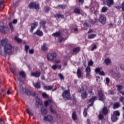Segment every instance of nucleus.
Wrapping results in <instances>:
<instances>
[{
	"instance_id": "obj_1",
	"label": "nucleus",
	"mask_w": 124,
	"mask_h": 124,
	"mask_svg": "<svg viewBox=\"0 0 124 124\" xmlns=\"http://www.w3.org/2000/svg\"><path fill=\"white\" fill-rule=\"evenodd\" d=\"M14 47L8 43V40L6 38L0 40V54L3 57H6V54L11 55L13 53Z\"/></svg>"
},
{
	"instance_id": "obj_2",
	"label": "nucleus",
	"mask_w": 124,
	"mask_h": 124,
	"mask_svg": "<svg viewBox=\"0 0 124 124\" xmlns=\"http://www.w3.org/2000/svg\"><path fill=\"white\" fill-rule=\"evenodd\" d=\"M87 90H88V88L86 85L82 86L80 88L79 93H82V92H83L81 93V98L82 99H85L88 97V94H87V92H86Z\"/></svg>"
},
{
	"instance_id": "obj_3",
	"label": "nucleus",
	"mask_w": 124,
	"mask_h": 124,
	"mask_svg": "<svg viewBox=\"0 0 124 124\" xmlns=\"http://www.w3.org/2000/svg\"><path fill=\"white\" fill-rule=\"evenodd\" d=\"M62 96L65 100H68L70 99V94L69 93V90H66L62 93Z\"/></svg>"
},
{
	"instance_id": "obj_4",
	"label": "nucleus",
	"mask_w": 124,
	"mask_h": 124,
	"mask_svg": "<svg viewBox=\"0 0 124 124\" xmlns=\"http://www.w3.org/2000/svg\"><path fill=\"white\" fill-rule=\"evenodd\" d=\"M29 7L30 9L35 8V9L38 10L39 9V4L36 2H31L29 4Z\"/></svg>"
},
{
	"instance_id": "obj_5",
	"label": "nucleus",
	"mask_w": 124,
	"mask_h": 124,
	"mask_svg": "<svg viewBox=\"0 0 124 124\" xmlns=\"http://www.w3.org/2000/svg\"><path fill=\"white\" fill-rule=\"evenodd\" d=\"M57 57V54L53 52L52 53H48L47 55V59L48 61H53L55 58Z\"/></svg>"
},
{
	"instance_id": "obj_6",
	"label": "nucleus",
	"mask_w": 124,
	"mask_h": 124,
	"mask_svg": "<svg viewBox=\"0 0 124 124\" xmlns=\"http://www.w3.org/2000/svg\"><path fill=\"white\" fill-rule=\"evenodd\" d=\"M98 95L99 97V99L101 101H104V100H105V96L104 95L103 92H102L101 90L98 91Z\"/></svg>"
},
{
	"instance_id": "obj_7",
	"label": "nucleus",
	"mask_w": 124,
	"mask_h": 124,
	"mask_svg": "<svg viewBox=\"0 0 124 124\" xmlns=\"http://www.w3.org/2000/svg\"><path fill=\"white\" fill-rule=\"evenodd\" d=\"M99 21L101 24H105V23H106V17L105 16H100Z\"/></svg>"
},
{
	"instance_id": "obj_8",
	"label": "nucleus",
	"mask_w": 124,
	"mask_h": 124,
	"mask_svg": "<svg viewBox=\"0 0 124 124\" xmlns=\"http://www.w3.org/2000/svg\"><path fill=\"white\" fill-rule=\"evenodd\" d=\"M103 3L105 4L107 3L108 6H111L114 4V0H103Z\"/></svg>"
},
{
	"instance_id": "obj_9",
	"label": "nucleus",
	"mask_w": 124,
	"mask_h": 124,
	"mask_svg": "<svg viewBox=\"0 0 124 124\" xmlns=\"http://www.w3.org/2000/svg\"><path fill=\"white\" fill-rule=\"evenodd\" d=\"M44 120H45V122H52V121H53V117H52L51 115L44 116Z\"/></svg>"
},
{
	"instance_id": "obj_10",
	"label": "nucleus",
	"mask_w": 124,
	"mask_h": 124,
	"mask_svg": "<svg viewBox=\"0 0 124 124\" xmlns=\"http://www.w3.org/2000/svg\"><path fill=\"white\" fill-rule=\"evenodd\" d=\"M6 27H4L3 26V23H0V31L3 33H5L6 32Z\"/></svg>"
},
{
	"instance_id": "obj_11",
	"label": "nucleus",
	"mask_w": 124,
	"mask_h": 124,
	"mask_svg": "<svg viewBox=\"0 0 124 124\" xmlns=\"http://www.w3.org/2000/svg\"><path fill=\"white\" fill-rule=\"evenodd\" d=\"M37 26H38V23L37 22H33L31 25V29L30 30L31 32H33V30L35 29Z\"/></svg>"
},
{
	"instance_id": "obj_12",
	"label": "nucleus",
	"mask_w": 124,
	"mask_h": 124,
	"mask_svg": "<svg viewBox=\"0 0 124 124\" xmlns=\"http://www.w3.org/2000/svg\"><path fill=\"white\" fill-rule=\"evenodd\" d=\"M74 12L76 13V14H80V15H84V14H85L83 11H81L78 8H76L74 10Z\"/></svg>"
},
{
	"instance_id": "obj_13",
	"label": "nucleus",
	"mask_w": 124,
	"mask_h": 124,
	"mask_svg": "<svg viewBox=\"0 0 124 124\" xmlns=\"http://www.w3.org/2000/svg\"><path fill=\"white\" fill-rule=\"evenodd\" d=\"M33 34H36V35H38V36H43V31L39 29H38L36 32L33 33Z\"/></svg>"
},
{
	"instance_id": "obj_14",
	"label": "nucleus",
	"mask_w": 124,
	"mask_h": 124,
	"mask_svg": "<svg viewBox=\"0 0 124 124\" xmlns=\"http://www.w3.org/2000/svg\"><path fill=\"white\" fill-rule=\"evenodd\" d=\"M86 72V77H90L91 76V67L88 66L85 70Z\"/></svg>"
},
{
	"instance_id": "obj_15",
	"label": "nucleus",
	"mask_w": 124,
	"mask_h": 124,
	"mask_svg": "<svg viewBox=\"0 0 124 124\" xmlns=\"http://www.w3.org/2000/svg\"><path fill=\"white\" fill-rule=\"evenodd\" d=\"M97 99V97L96 96H93L90 100H89L90 102H91V104L89 105V106H93V102H94L95 100Z\"/></svg>"
},
{
	"instance_id": "obj_16",
	"label": "nucleus",
	"mask_w": 124,
	"mask_h": 124,
	"mask_svg": "<svg viewBox=\"0 0 124 124\" xmlns=\"http://www.w3.org/2000/svg\"><path fill=\"white\" fill-rule=\"evenodd\" d=\"M41 74V73H40V72L38 71V72H36L32 73L31 74V75L32 76H34V77L38 78L40 76Z\"/></svg>"
},
{
	"instance_id": "obj_17",
	"label": "nucleus",
	"mask_w": 124,
	"mask_h": 124,
	"mask_svg": "<svg viewBox=\"0 0 124 124\" xmlns=\"http://www.w3.org/2000/svg\"><path fill=\"white\" fill-rule=\"evenodd\" d=\"M42 50L45 52L48 51V47H47V44L44 43L42 46Z\"/></svg>"
},
{
	"instance_id": "obj_18",
	"label": "nucleus",
	"mask_w": 124,
	"mask_h": 124,
	"mask_svg": "<svg viewBox=\"0 0 124 124\" xmlns=\"http://www.w3.org/2000/svg\"><path fill=\"white\" fill-rule=\"evenodd\" d=\"M52 69L56 70V69H62V66L60 65H53L52 66Z\"/></svg>"
},
{
	"instance_id": "obj_19",
	"label": "nucleus",
	"mask_w": 124,
	"mask_h": 124,
	"mask_svg": "<svg viewBox=\"0 0 124 124\" xmlns=\"http://www.w3.org/2000/svg\"><path fill=\"white\" fill-rule=\"evenodd\" d=\"M50 104H54V102H53L52 100H48V101L45 102V105L46 107H47L48 105H50Z\"/></svg>"
},
{
	"instance_id": "obj_20",
	"label": "nucleus",
	"mask_w": 124,
	"mask_h": 124,
	"mask_svg": "<svg viewBox=\"0 0 124 124\" xmlns=\"http://www.w3.org/2000/svg\"><path fill=\"white\" fill-rule=\"evenodd\" d=\"M22 92L24 93L28 94V95H31V93L27 89H23L22 90Z\"/></svg>"
},
{
	"instance_id": "obj_21",
	"label": "nucleus",
	"mask_w": 124,
	"mask_h": 124,
	"mask_svg": "<svg viewBox=\"0 0 124 124\" xmlns=\"http://www.w3.org/2000/svg\"><path fill=\"white\" fill-rule=\"evenodd\" d=\"M53 89L52 86H48V85H45L44 86V89L46 90V91H50Z\"/></svg>"
},
{
	"instance_id": "obj_22",
	"label": "nucleus",
	"mask_w": 124,
	"mask_h": 124,
	"mask_svg": "<svg viewBox=\"0 0 124 124\" xmlns=\"http://www.w3.org/2000/svg\"><path fill=\"white\" fill-rule=\"evenodd\" d=\"M77 74L78 78H81L82 76V71L80 69H78V70L77 71Z\"/></svg>"
},
{
	"instance_id": "obj_23",
	"label": "nucleus",
	"mask_w": 124,
	"mask_h": 124,
	"mask_svg": "<svg viewBox=\"0 0 124 124\" xmlns=\"http://www.w3.org/2000/svg\"><path fill=\"white\" fill-rule=\"evenodd\" d=\"M102 112L104 115H106L107 114H108V109H107V108L106 107H104L102 109Z\"/></svg>"
},
{
	"instance_id": "obj_24",
	"label": "nucleus",
	"mask_w": 124,
	"mask_h": 124,
	"mask_svg": "<svg viewBox=\"0 0 124 124\" xmlns=\"http://www.w3.org/2000/svg\"><path fill=\"white\" fill-rule=\"evenodd\" d=\"M72 118L74 121H76V120H77V115H76V113L75 111L73 112Z\"/></svg>"
},
{
	"instance_id": "obj_25",
	"label": "nucleus",
	"mask_w": 124,
	"mask_h": 124,
	"mask_svg": "<svg viewBox=\"0 0 124 124\" xmlns=\"http://www.w3.org/2000/svg\"><path fill=\"white\" fill-rule=\"evenodd\" d=\"M116 88H117V91H118L119 93L121 92L122 90H123V89H124V87H123V86L120 85H117Z\"/></svg>"
},
{
	"instance_id": "obj_26",
	"label": "nucleus",
	"mask_w": 124,
	"mask_h": 124,
	"mask_svg": "<svg viewBox=\"0 0 124 124\" xmlns=\"http://www.w3.org/2000/svg\"><path fill=\"white\" fill-rule=\"evenodd\" d=\"M41 110V113H42V114H43V115L46 114L47 113V112H48L47 109L44 108H42Z\"/></svg>"
},
{
	"instance_id": "obj_27",
	"label": "nucleus",
	"mask_w": 124,
	"mask_h": 124,
	"mask_svg": "<svg viewBox=\"0 0 124 124\" xmlns=\"http://www.w3.org/2000/svg\"><path fill=\"white\" fill-rule=\"evenodd\" d=\"M104 62L107 65H108L109 63H111V60L109 58H107L105 60Z\"/></svg>"
},
{
	"instance_id": "obj_28",
	"label": "nucleus",
	"mask_w": 124,
	"mask_h": 124,
	"mask_svg": "<svg viewBox=\"0 0 124 124\" xmlns=\"http://www.w3.org/2000/svg\"><path fill=\"white\" fill-rule=\"evenodd\" d=\"M80 51V47H76L73 49L74 54H77Z\"/></svg>"
},
{
	"instance_id": "obj_29",
	"label": "nucleus",
	"mask_w": 124,
	"mask_h": 124,
	"mask_svg": "<svg viewBox=\"0 0 124 124\" xmlns=\"http://www.w3.org/2000/svg\"><path fill=\"white\" fill-rule=\"evenodd\" d=\"M52 36H55L56 37H59V36H61V32H56L55 33H53L52 34Z\"/></svg>"
},
{
	"instance_id": "obj_30",
	"label": "nucleus",
	"mask_w": 124,
	"mask_h": 124,
	"mask_svg": "<svg viewBox=\"0 0 124 124\" xmlns=\"http://www.w3.org/2000/svg\"><path fill=\"white\" fill-rule=\"evenodd\" d=\"M96 37V34H89L88 35V38L89 39H93V38H94V37Z\"/></svg>"
},
{
	"instance_id": "obj_31",
	"label": "nucleus",
	"mask_w": 124,
	"mask_h": 124,
	"mask_svg": "<svg viewBox=\"0 0 124 124\" xmlns=\"http://www.w3.org/2000/svg\"><path fill=\"white\" fill-rule=\"evenodd\" d=\"M54 17L55 18H62V19L64 18V16H63V15H60V14H57L56 15H55L54 16Z\"/></svg>"
},
{
	"instance_id": "obj_32",
	"label": "nucleus",
	"mask_w": 124,
	"mask_h": 124,
	"mask_svg": "<svg viewBox=\"0 0 124 124\" xmlns=\"http://www.w3.org/2000/svg\"><path fill=\"white\" fill-rule=\"evenodd\" d=\"M34 85V87L36 89H40V83L39 82H37L35 84L33 83Z\"/></svg>"
},
{
	"instance_id": "obj_33",
	"label": "nucleus",
	"mask_w": 124,
	"mask_h": 124,
	"mask_svg": "<svg viewBox=\"0 0 124 124\" xmlns=\"http://www.w3.org/2000/svg\"><path fill=\"white\" fill-rule=\"evenodd\" d=\"M120 106V103L116 102L114 105L113 109H117V108H119Z\"/></svg>"
},
{
	"instance_id": "obj_34",
	"label": "nucleus",
	"mask_w": 124,
	"mask_h": 124,
	"mask_svg": "<svg viewBox=\"0 0 124 124\" xmlns=\"http://www.w3.org/2000/svg\"><path fill=\"white\" fill-rule=\"evenodd\" d=\"M111 120L112 122H116L118 120V118L116 115L113 114L111 116Z\"/></svg>"
},
{
	"instance_id": "obj_35",
	"label": "nucleus",
	"mask_w": 124,
	"mask_h": 124,
	"mask_svg": "<svg viewBox=\"0 0 124 124\" xmlns=\"http://www.w3.org/2000/svg\"><path fill=\"white\" fill-rule=\"evenodd\" d=\"M15 40H16L17 43H21V42H22V39L18 38L17 36L15 37Z\"/></svg>"
},
{
	"instance_id": "obj_36",
	"label": "nucleus",
	"mask_w": 124,
	"mask_h": 124,
	"mask_svg": "<svg viewBox=\"0 0 124 124\" xmlns=\"http://www.w3.org/2000/svg\"><path fill=\"white\" fill-rule=\"evenodd\" d=\"M40 24V26H43V29H45V25L46 24V21H42Z\"/></svg>"
},
{
	"instance_id": "obj_37",
	"label": "nucleus",
	"mask_w": 124,
	"mask_h": 124,
	"mask_svg": "<svg viewBox=\"0 0 124 124\" xmlns=\"http://www.w3.org/2000/svg\"><path fill=\"white\" fill-rule=\"evenodd\" d=\"M114 78H120L121 77V74L120 73H116L112 75Z\"/></svg>"
},
{
	"instance_id": "obj_38",
	"label": "nucleus",
	"mask_w": 124,
	"mask_h": 124,
	"mask_svg": "<svg viewBox=\"0 0 124 124\" xmlns=\"http://www.w3.org/2000/svg\"><path fill=\"white\" fill-rule=\"evenodd\" d=\"M9 26L10 27V29L11 31H14V28L12 26V22H10L9 23Z\"/></svg>"
},
{
	"instance_id": "obj_39",
	"label": "nucleus",
	"mask_w": 124,
	"mask_h": 124,
	"mask_svg": "<svg viewBox=\"0 0 124 124\" xmlns=\"http://www.w3.org/2000/svg\"><path fill=\"white\" fill-rule=\"evenodd\" d=\"M104 82L105 84H107V85H108L109 83H110V78H106L105 80H104Z\"/></svg>"
},
{
	"instance_id": "obj_40",
	"label": "nucleus",
	"mask_w": 124,
	"mask_h": 124,
	"mask_svg": "<svg viewBox=\"0 0 124 124\" xmlns=\"http://www.w3.org/2000/svg\"><path fill=\"white\" fill-rule=\"evenodd\" d=\"M108 10V8H107V7H104L101 9V12H103V13H105V12H107Z\"/></svg>"
},
{
	"instance_id": "obj_41",
	"label": "nucleus",
	"mask_w": 124,
	"mask_h": 124,
	"mask_svg": "<svg viewBox=\"0 0 124 124\" xmlns=\"http://www.w3.org/2000/svg\"><path fill=\"white\" fill-rule=\"evenodd\" d=\"M101 70H102V68L101 67H99V68H97L95 69V72H96V73H99L101 71Z\"/></svg>"
},
{
	"instance_id": "obj_42",
	"label": "nucleus",
	"mask_w": 124,
	"mask_h": 124,
	"mask_svg": "<svg viewBox=\"0 0 124 124\" xmlns=\"http://www.w3.org/2000/svg\"><path fill=\"white\" fill-rule=\"evenodd\" d=\"M84 27H86V28H90L91 27V24L89 23L85 22L83 24Z\"/></svg>"
},
{
	"instance_id": "obj_43",
	"label": "nucleus",
	"mask_w": 124,
	"mask_h": 124,
	"mask_svg": "<svg viewBox=\"0 0 124 124\" xmlns=\"http://www.w3.org/2000/svg\"><path fill=\"white\" fill-rule=\"evenodd\" d=\"M26 112L29 115V116H32V113L31 112V110H30L29 109H26Z\"/></svg>"
},
{
	"instance_id": "obj_44",
	"label": "nucleus",
	"mask_w": 124,
	"mask_h": 124,
	"mask_svg": "<svg viewBox=\"0 0 124 124\" xmlns=\"http://www.w3.org/2000/svg\"><path fill=\"white\" fill-rule=\"evenodd\" d=\"M20 75H21V76H22V77L23 78H25L26 77V74L25 73V72L22 71L21 72H20L19 73Z\"/></svg>"
},
{
	"instance_id": "obj_45",
	"label": "nucleus",
	"mask_w": 124,
	"mask_h": 124,
	"mask_svg": "<svg viewBox=\"0 0 124 124\" xmlns=\"http://www.w3.org/2000/svg\"><path fill=\"white\" fill-rule=\"evenodd\" d=\"M113 115H114V116H120V112L118 110L114 111Z\"/></svg>"
},
{
	"instance_id": "obj_46",
	"label": "nucleus",
	"mask_w": 124,
	"mask_h": 124,
	"mask_svg": "<svg viewBox=\"0 0 124 124\" xmlns=\"http://www.w3.org/2000/svg\"><path fill=\"white\" fill-rule=\"evenodd\" d=\"M42 96L45 97V98H48V97H49V95H48V94L45 93H42Z\"/></svg>"
},
{
	"instance_id": "obj_47",
	"label": "nucleus",
	"mask_w": 124,
	"mask_h": 124,
	"mask_svg": "<svg viewBox=\"0 0 124 124\" xmlns=\"http://www.w3.org/2000/svg\"><path fill=\"white\" fill-rule=\"evenodd\" d=\"M29 49H30V46L28 45H26L25 46V50L26 53H28L29 52Z\"/></svg>"
},
{
	"instance_id": "obj_48",
	"label": "nucleus",
	"mask_w": 124,
	"mask_h": 124,
	"mask_svg": "<svg viewBox=\"0 0 124 124\" xmlns=\"http://www.w3.org/2000/svg\"><path fill=\"white\" fill-rule=\"evenodd\" d=\"M88 111V109L84 108V112H83V116L84 117H87V112Z\"/></svg>"
},
{
	"instance_id": "obj_49",
	"label": "nucleus",
	"mask_w": 124,
	"mask_h": 124,
	"mask_svg": "<svg viewBox=\"0 0 124 124\" xmlns=\"http://www.w3.org/2000/svg\"><path fill=\"white\" fill-rule=\"evenodd\" d=\"M93 61H90L88 62V66H90V67H91V66L93 65Z\"/></svg>"
},
{
	"instance_id": "obj_50",
	"label": "nucleus",
	"mask_w": 124,
	"mask_h": 124,
	"mask_svg": "<svg viewBox=\"0 0 124 124\" xmlns=\"http://www.w3.org/2000/svg\"><path fill=\"white\" fill-rule=\"evenodd\" d=\"M58 75L62 80H64V77H63V75L61 73L59 74Z\"/></svg>"
},
{
	"instance_id": "obj_51",
	"label": "nucleus",
	"mask_w": 124,
	"mask_h": 124,
	"mask_svg": "<svg viewBox=\"0 0 124 124\" xmlns=\"http://www.w3.org/2000/svg\"><path fill=\"white\" fill-rule=\"evenodd\" d=\"M58 7H60V8H61V9H64V8H65V5H59L58 6Z\"/></svg>"
},
{
	"instance_id": "obj_52",
	"label": "nucleus",
	"mask_w": 124,
	"mask_h": 124,
	"mask_svg": "<svg viewBox=\"0 0 124 124\" xmlns=\"http://www.w3.org/2000/svg\"><path fill=\"white\" fill-rule=\"evenodd\" d=\"M50 111L51 113H53V114H56V111L55 110L53 109V107L52 106H50Z\"/></svg>"
},
{
	"instance_id": "obj_53",
	"label": "nucleus",
	"mask_w": 124,
	"mask_h": 124,
	"mask_svg": "<svg viewBox=\"0 0 124 124\" xmlns=\"http://www.w3.org/2000/svg\"><path fill=\"white\" fill-rule=\"evenodd\" d=\"M98 119L99 120H102L103 119V115L102 114H99L98 115Z\"/></svg>"
},
{
	"instance_id": "obj_54",
	"label": "nucleus",
	"mask_w": 124,
	"mask_h": 124,
	"mask_svg": "<svg viewBox=\"0 0 124 124\" xmlns=\"http://www.w3.org/2000/svg\"><path fill=\"white\" fill-rule=\"evenodd\" d=\"M45 10L46 12H48V11H49L50 10V9L48 7H45Z\"/></svg>"
},
{
	"instance_id": "obj_55",
	"label": "nucleus",
	"mask_w": 124,
	"mask_h": 124,
	"mask_svg": "<svg viewBox=\"0 0 124 124\" xmlns=\"http://www.w3.org/2000/svg\"><path fill=\"white\" fill-rule=\"evenodd\" d=\"M99 75H102V76H104L105 75V73H104V72L101 71L99 73Z\"/></svg>"
},
{
	"instance_id": "obj_56",
	"label": "nucleus",
	"mask_w": 124,
	"mask_h": 124,
	"mask_svg": "<svg viewBox=\"0 0 124 124\" xmlns=\"http://www.w3.org/2000/svg\"><path fill=\"white\" fill-rule=\"evenodd\" d=\"M96 48H97L96 46L95 45H94V46L91 49V50L93 51L94 50H95V49H96Z\"/></svg>"
},
{
	"instance_id": "obj_57",
	"label": "nucleus",
	"mask_w": 124,
	"mask_h": 124,
	"mask_svg": "<svg viewBox=\"0 0 124 124\" xmlns=\"http://www.w3.org/2000/svg\"><path fill=\"white\" fill-rule=\"evenodd\" d=\"M108 94H114V92L111 90L108 91Z\"/></svg>"
},
{
	"instance_id": "obj_58",
	"label": "nucleus",
	"mask_w": 124,
	"mask_h": 124,
	"mask_svg": "<svg viewBox=\"0 0 124 124\" xmlns=\"http://www.w3.org/2000/svg\"><path fill=\"white\" fill-rule=\"evenodd\" d=\"M30 54H33L34 53V50L33 49H30L29 50Z\"/></svg>"
},
{
	"instance_id": "obj_59",
	"label": "nucleus",
	"mask_w": 124,
	"mask_h": 124,
	"mask_svg": "<svg viewBox=\"0 0 124 124\" xmlns=\"http://www.w3.org/2000/svg\"><path fill=\"white\" fill-rule=\"evenodd\" d=\"M55 63H60V62H61V60H56L55 61Z\"/></svg>"
},
{
	"instance_id": "obj_60",
	"label": "nucleus",
	"mask_w": 124,
	"mask_h": 124,
	"mask_svg": "<svg viewBox=\"0 0 124 124\" xmlns=\"http://www.w3.org/2000/svg\"><path fill=\"white\" fill-rule=\"evenodd\" d=\"M120 68H121V69H122V70H124V65L121 64L120 65Z\"/></svg>"
},
{
	"instance_id": "obj_61",
	"label": "nucleus",
	"mask_w": 124,
	"mask_h": 124,
	"mask_svg": "<svg viewBox=\"0 0 124 124\" xmlns=\"http://www.w3.org/2000/svg\"><path fill=\"white\" fill-rule=\"evenodd\" d=\"M121 102H123L124 100V97H121L120 99Z\"/></svg>"
},
{
	"instance_id": "obj_62",
	"label": "nucleus",
	"mask_w": 124,
	"mask_h": 124,
	"mask_svg": "<svg viewBox=\"0 0 124 124\" xmlns=\"http://www.w3.org/2000/svg\"><path fill=\"white\" fill-rule=\"evenodd\" d=\"M17 19H14V20L13 21V24H17Z\"/></svg>"
},
{
	"instance_id": "obj_63",
	"label": "nucleus",
	"mask_w": 124,
	"mask_h": 124,
	"mask_svg": "<svg viewBox=\"0 0 124 124\" xmlns=\"http://www.w3.org/2000/svg\"><path fill=\"white\" fill-rule=\"evenodd\" d=\"M78 2H79V3H81V4H83L84 2V0H79Z\"/></svg>"
},
{
	"instance_id": "obj_64",
	"label": "nucleus",
	"mask_w": 124,
	"mask_h": 124,
	"mask_svg": "<svg viewBox=\"0 0 124 124\" xmlns=\"http://www.w3.org/2000/svg\"><path fill=\"white\" fill-rule=\"evenodd\" d=\"M119 93L123 95H124V91H120Z\"/></svg>"
}]
</instances>
